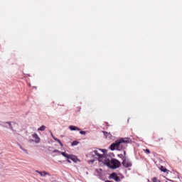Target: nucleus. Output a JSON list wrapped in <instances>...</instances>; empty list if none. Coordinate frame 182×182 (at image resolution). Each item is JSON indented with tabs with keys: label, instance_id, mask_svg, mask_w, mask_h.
<instances>
[{
	"label": "nucleus",
	"instance_id": "obj_11",
	"mask_svg": "<svg viewBox=\"0 0 182 182\" xmlns=\"http://www.w3.org/2000/svg\"><path fill=\"white\" fill-rule=\"evenodd\" d=\"M46 127L45 125H42L40 128L38 129V132H45Z\"/></svg>",
	"mask_w": 182,
	"mask_h": 182
},
{
	"label": "nucleus",
	"instance_id": "obj_17",
	"mask_svg": "<svg viewBox=\"0 0 182 182\" xmlns=\"http://www.w3.org/2000/svg\"><path fill=\"white\" fill-rule=\"evenodd\" d=\"M144 151L146 154H150V149H144Z\"/></svg>",
	"mask_w": 182,
	"mask_h": 182
},
{
	"label": "nucleus",
	"instance_id": "obj_12",
	"mask_svg": "<svg viewBox=\"0 0 182 182\" xmlns=\"http://www.w3.org/2000/svg\"><path fill=\"white\" fill-rule=\"evenodd\" d=\"M70 160H72L73 161H74L75 163H76V160H77V158H76L75 156L73 155H70Z\"/></svg>",
	"mask_w": 182,
	"mask_h": 182
},
{
	"label": "nucleus",
	"instance_id": "obj_6",
	"mask_svg": "<svg viewBox=\"0 0 182 182\" xmlns=\"http://www.w3.org/2000/svg\"><path fill=\"white\" fill-rule=\"evenodd\" d=\"M122 166H124V167H126L127 168L129 167H132V163L127 161V160L124 159L122 161Z\"/></svg>",
	"mask_w": 182,
	"mask_h": 182
},
{
	"label": "nucleus",
	"instance_id": "obj_7",
	"mask_svg": "<svg viewBox=\"0 0 182 182\" xmlns=\"http://www.w3.org/2000/svg\"><path fill=\"white\" fill-rule=\"evenodd\" d=\"M102 133L105 139H107L108 140H112V134L106 132L105 131H103Z\"/></svg>",
	"mask_w": 182,
	"mask_h": 182
},
{
	"label": "nucleus",
	"instance_id": "obj_9",
	"mask_svg": "<svg viewBox=\"0 0 182 182\" xmlns=\"http://www.w3.org/2000/svg\"><path fill=\"white\" fill-rule=\"evenodd\" d=\"M51 136H52V138L53 139V140L57 141V143H58L61 147H63V144H62V141H60V139L55 137V136H53V134H51Z\"/></svg>",
	"mask_w": 182,
	"mask_h": 182
},
{
	"label": "nucleus",
	"instance_id": "obj_24",
	"mask_svg": "<svg viewBox=\"0 0 182 182\" xmlns=\"http://www.w3.org/2000/svg\"><path fill=\"white\" fill-rule=\"evenodd\" d=\"M22 150H23L24 151H26V149H22Z\"/></svg>",
	"mask_w": 182,
	"mask_h": 182
},
{
	"label": "nucleus",
	"instance_id": "obj_5",
	"mask_svg": "<svg viewBox=\"0 0 182 182\" xmlns=\"http://www.w3.org/2000/svg\"><path fill=\"white\" fill-rule=\"evenodd\" d=\"M32 136H33V139H35V143L36 144H38V143H41V138L39 137L38 134H33Z\"/></svg>",
	"mask_w": 182,
	"mask_h": 182
},
{
	"label": "nucleus",
	"instance_id": "obj_19",
	"mask_svg": "<svg viewBox=\"0 0 182 182\" xmlns=\"http://www.w3.org/2000/svg\"><path fill=\"white\" fill-rule=\"evenodd\" d=\"M6 123H7V124H9V125L10 129H11V130H14V127H12V124H11V122H6Z\"/></svg>",
	"mask_w": 182,
	"mask_h": 182
},
{
	"label": "nucleus",
	"instance_id": "obj_23",
	"mask_svg": "<svg viewBox=\"0 0 182 182\" xmlns=\"http://www.w3.org/2000/svg\"><path fill=\"white\" fill-rule=\"evenodd\" d=\"M68 163H70V160L68 159L67 160Z\"/></svg>",
	"mask_w": 182,
	"mask_h": 182
},
{
	"label": "nucleus",
	"instance_id": "obj_22",
	"mask_svg": "<svg viewBox=\"0 0 182 182\" xmlns=\"http://www.w3.org/2000/svg\"><path fill=\"white\" fill-rule=\"evenodd\" d=\"M124 156H126V151H124Z\"/></svg>",
	"mask_w": 182,
	"mask_h": 182
},
{
	"label": "nucleus",
	"instance_id": "obj_4",
	"mask_svg": "<svg viewBox=\"0 0 182 182\" xmlns=\"http://www.w3.org/2000/svg\"><path fill=\"white\" fill-rule=\"evenodd\" d=\"M109 178H112V180H114V181H117V182L120 181V177H119L117 176V173L114 172L110 174Z\"/></svg>",
	"mask_w": 182,
	"mask_h": 182
},
{
	"label": "nucleus",
	"instance_id": "obj_16",
	"mask_svg": "<svg viewBox=\"0 0 182 182\" xmlns=\"http://www.w3.org/2000/svg\"><path fill=\"white\" fill-rule=\"evenodd\" d=\"M152 181H153V182H160V181H159V179H157L156 177H154V178H152Z\"/></svg>",
	"mask_w": 182,
	"mask_h": 182
},
{
	"label": "nucleus",
	"instance_id": "obj_10",
	"mask_svg": "<svg viewBox=\"0 0 182 182\" xmlns=\"http://www.w3.org/2000/svg\"><path fill=\"white\" fill-rule=\"evenodd\" d=\"M69 129H70V130H71L72 132L75 131V130H77V131L79 132V131L80 130V129H79V127H75V126H73V125H70V126L69 127Z\"/></svg>",
	"mask_w": 182,
	"mask_h": 182
},
{
	"label": "nucleus",
	"instance_id": "obj_1",
	"mask_svg": "<svg viewBox=\"0 0 182 182\" xmlns=\"http://www.w3.org/2000/svg\"><path fill=\"white\" fill-rule=\"evenodd\" d=\"M132 139L130 138H120L119 139L115 141L114 143H112L109 149L112 150V151H114V150H118L120 151V150H123L124 148V144H129V143H131Z\"/></svg>",
	"mask_w": 182,
	"mask_h": 182
},
{
	"label": "nucleus",
	"instance_id": "obj_3",
	"mask_svg": "<svg viewBox=\"0 0 182 182\" xmlns=\"http://www.w3.org/2000/svg\"><path fill=\"white\" fill-rule=\"evenodd\" d=\"M95 155L97 156V157H99V159H103V157H105V155L102 153H103L101 149H95L94 151Z\"/></svg>",
	"mask_w": 182,
	"mask_h": 182
},
{
	"label": "nucleus",
	"instance_id": "obj_21",
	"mask_svg": "<svg viewBox=\"0 0 182 182\" xmlns=\"http://www.w3.org/2000/svg\"><path fill=\"white\" fill-rule=\"evenodd\" d=\"M80 134H86V132H85V131H80Z\"/></svg>",
	"mask_w": 182,
	"mask_h": 182
},
{
	"label": "nucleus",
	"instance_id": "obj_18",
	"mask_svg": "<svg viewBox=\"0 0 182 182\" xmlns=\"http://www.w3.org/2000/svg\"><path fill=\"white\" fill-rule=\"evenodd\" d=\"M53 153H58V154H60L62 153V151H60L58 149H55V150L53 151Z\"/></svg>",
	"mask_w": 182,
	"mask_h": 182
},
{
	"label": "nucleus",
	"instance_id": "obj_20",
	"mask_svg": "<svg viewBox=\"0 0 182 182\" xmlns=\"http://www.w3.org/2000/svg\"><path fill=\"white\" fill-rule=\"evenodd\" d=\"M118 157H120V159H122V160H124V156H123V154H118Z\"/></svg>",
	"mask_w": 182,
	"mask_h": 182
},
{
	"label": "nucleus",
	"instance_id": "obj_14",
	"mask_svg": "<svg viewBox=\"0 0 182 182\" xmlns=\"http://www.w3.org/2000/svg\"><path fill=\"white\" fill-rule=\"evenodd\" d=\"M79 144V142L77 141H73L71 144L72 146H77Z\"/></svg>",
	"mask_w": 182,
	"mask_h": 182
},
{
	"label": "nucleus",
	"instance_id": "obj_8",
	"mask_svg": "<svg viewBox=\"0 0 182 182\" xmlns=\"http://www.w3.org/2000/svg\"><path fill=\"white\" fill-rule=\"evenodd\" d=\"M36 173H38L40 174L41 177H45V176H50V174L46 171H36Z\"/></svg>",
	"mask_w": 182,
	"mask_h": 182
},
{
	"label": "nucleus",
	"instance_id": "obj_2",
	"mask_svg": "<svg viewBox=\"0 0 182 182\" xmlns=\"http://www.w3.org/2000/svg\"><path fill=\"white\" fill-rule=\"evenodd\" d=\"M106 164L109 167V168H113L114 170L119 168V167L122 166V163H120V161L116 159H112L111 161L107 160Z\"/></svg>",
	"mask_w": 182,
	"mask_h": 182
},
{
	"label": "nucleus",
	"instance_id": "obj_25",
	"mask_svg": "<svg viewBox=\"0 0 182 182\" xmlns=\"http://www.w3.org/2000/svg\"><path fill=\"white\" fill-rule=\"evenodd\" d=\"M147 182H150V180L148 179Z\"/></svg>",
	"mask_w": 182,
	"mask_h": 182
},
{
	"label": "nucleus",
	"instance_id": "obj_13",
	"mask_svg": "<svg viewBox=\"0 0 182 182\" xmlns=\"http://www.w3.org/2000/svg\"><path fill=\"white\" fill-rule=\"evenodd\" d=\"M63 157H66V159H69L70 157V155L68 154L66 152H62L60 153Z\"/></svg>",
	"mask_w": 182,
	"mask_h": 182
},
{
	"label": "nucleus",
	"instance_id": "obj_26",
	"mask_svg": "<svg viewBox=\"0 0 182 182\" xmlns=\"http://www.w3.org/2000/svg\"><path fill=\"white\" fill-rule=\"evenodd\" d=\"M166 182H167V181H166Z\"/></svg>",
	"mask_w": 182,
	"mask_h": 182
},
{
	"label": "nucleus",
	"instance_id": "obj_15",
	"mask_svg": "<svg viewBox=\"0 0 182 182\" xmlns=\"http://www.w3.org/2000/svg\"><path fill=\"white\" fill-rule=\"evenodd\" d=\"M161 170L164 173H166V172H167V168H164V166H161Z\"/></svg>",
	"mask_w": 182,
	"mask_h": 182
}]
</instances>
